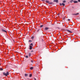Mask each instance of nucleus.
Returning a JSON list of instances; mask_svg holds the SVG:
<instances>
[{"label":"nucleus","mask_w":80,"mask_h":80,"mask_svg":"<svg viewBox=\"0 0 80 80\" xmlns=\"http://www.w3.org/2000/svg\"><path fill=\"white\" fill-rule=\"evenodd\" d=\"M0 70H1V71L3 70V69H2V68H1V69H0Z\"/></svg>","instance_id":"21"},{"label":"nucleus","mask_w":80,"mask_h":80,"mask_svg":"<svg viewBox=\"0 0 80 80\" xmlns=\"http://www.w3.org/2000/svg\"><path fill=\"white\" fill-rule=\"evenodd\" d=\"M30 45H32V46H33V43H32L30 44Z\"/></svg>","instance_id":"22"},{"label":"nucleus","mask_w":80,"mask_h":80,"mask_svg":"<svg viewBox=\"0 0 80 80\" xmlns=\"http://www.w3.org/2000/svg\"><path fill=\"white\" fill-rule=\"evenodd\" d=\"M25 77H27V76H28V74H25Z\"/></svg>","instance_id":"13"},{"label":"nucleus","mask_w":80,"mask_h":80,"mask_svg":"<svg viewBox=\"0 0 80 80\" xmlns=\"http://www.w3.org/2000/svg\"><path fill=\"white\" fill-rule=\"evenodd\" d=\"M31 30H32V29H31Z\"/></svg>","instance_id":"30"},{"label":"nucleus","mask_w":80,"mask_h":80,"mask_svg":"<svg viewBox=\"0 0 80 80\" xmlns=\"http://www.w3.org/2000/svg\"><path fill=\"white\" fill-rule=\"evenodd\" d=\"M3 74L4 75H5V76L7 77V76H8V75H9V73L8 72H7L6 73L3 72Z\"/></svg>","instance_id":"1"},{"label":"nucleus","mask_w":80,"mask_h":80,"mask_svg":"<svg viewBox=\"0 0 80 80\" xmlns=\"http://www.w3.org/2000/svg\"><path fill=\"white\" fill-rule=\"evenodd\" d=\"M33 48L32 47V46H30V50H32V48Z\"/></svg>","instance_id":"11"},{"label":"nucleus","mask_w":80,"mask_h":80,"mask_svg":"<svg viewBox=\"0 0 80 80\" xmlns=\"http://www.w3.org/2000/svg\"><path fill=\"white\" fill-rule=\"evenodd\" d=\"M34 53V52L33 50H32L31 51V53L32 55H33V53Z\"/></svg>","instance_id":"2"},{"label":"nucleus","mask_w":80,"mask_h":80,"mask_svg":"<svg viewBox=\"0 0 80 80\" xmlns=\"http://www.w3.org/2000/svg\"><path fill=\"white\" fill-rule=\"evenodd\" d=\"M54 2H56L57 3V2H58V0H54Z\"/></svg>","instance_id":"5"},{"label":"nucleus","mask_w":80,"mask_h":80,"mask_svg":"<svg viewBox=\"0 0 80 80\" xmlns=\"http://www.w3.org/2000/svg\"><path fill=\"white\" fill-rule=\"evenodd\" d=\"M74 3H78V1H74Z\"/></svg>","instance_id":"6"},{"label":"nucleus","mask_w":80,"mask_h":80,"mask_svg":"<svg viewBox=\"0 0 80 80\" xmlns=\"http://www.w3.org/2000/svg\"><path fill=\"white\" fill-rule=\"evenodd\" d=\"M28 56H29V57H30V53H28Z\"/></svg>","instance_id":"12"},{"label":"nucleus","mask_w":80,"mask_h":80,"mask_svg":"<svg viewBox=\"0 0 80 80\" xmlns=\"http://www.w3.org/2000/svg\"><path fill=\"white\" fill-rule=\"evenodd\" d=\"M33 62H34V60H31V63H33Z\"/></svg>","instance_id":"16"},{"label":"nucleus","mask_w":80,"mask_h":80,"mask_svg":"<svg viewBox=\"0 0 80 80\" xmlns=\"http://www.w3.org/2000/svg\"><path fill=\"white\" fill-rule=\"evenodd\" d=\"M29 50H30V46H29Z\"/></svg>","instance_id":"26"},{"label":"nucleus","mask_w":80,"mask_h":80,"mask_svg":"<svg viewBox=\"0 0 80 80\" xmlns=\"http://www.w3.org/2000/svg\"><path fill=\"white\" fill-rule=\"evenodd\" d=\"M32 74H30V77H32Z\"/></svg>","instance_id":"23"},{"label":"nucleus","mask_w":80,"mask_h":80,"mask_svg":"<svg viewBox=\"0 0 80 80\" xmlns=\"http://www.w3.org/2000/svg\"><path fill=\"white\" fill-rule=\"evenodd\" d=\"M33 67H31L30 68V70H33Z\"/></svg>","instance_id":"8"},{"label":"nucleus","mask_w":80,"mask_h":80,"mask_svg":"<svg viewBox=\"0 0 80 80\" xmlns=\"http://www.w3.org/2000/svg\"><path fill=\"white\" fill-rule=\"evenodd\" d=\"M62 2H63V3H65V2H66V1L65 0L63 1H62Z\"/></svg>","instance_id":"15"},{"label":"nucleus","mask_w":80,"mask_h":80,"mask_svg":"<svg viewBox=\"0 0 80 80\" xmlns=\"http://www.w3.org/2000/svg\"><path fill=\"white\" fill-rule=\"evenodd\" d=\"M29 42H30V40H29Z\"/></svg>","instance_id":"28"},{"label":"nucleus","mask_w":80,"mask_h":80,"mask_svg":"<svg viewBox=\"0 0 80 80\" xmlns=\"http://www.w3.org/2000/svg\"><path fill=\"white\" fill-rule=\"evenodd\" d=\"M26 58H28V56H26Z\"/></svg>","instance_id":"20"},{"label":"nucleus","mask_w":80,"mask_h":80,"mask_svg":"<svg viewBox=\"0 0 80 80\" xmlns=\"http://www.w3.org/2000/svg\"><path fill=\"white\" fill-rule=\"evenodd\" d=\"M48 29H49V28H48L46 27L45 28V30H48Z\"/></svg>","instance_id":"4"},{"label":"nucleus","mask_w":80,"mask_h":80,"mask_svg":"<svg viewBox=\"0 0 80 80\" xmlns=\"http://www.w3.org/2000/svg\"><path fill=\"white\" fill-rule=\"evenodd\" d=\"M2 32H7V31H6L5 30H4L3 29L2 30Z\"/></svg>","instance_id":"7"},{"label":"nucleus","mask_w":80,"mask_h":80,"mask_svg":"<svg viewBox=\"0 0 80 80\" xmlns=\"http://www.w3.org/2000/svg\"><path fill=\"white\" fill-rule=\"evenodd\" d=\"M34 38V37L33 36H32V37L31 38L32 39H33Z\"/></svg>","instance_id":"18"},{"label":"nucleus","mask_w":80,"mask_h":80,"mask_svg":"<svg viewBox=\"0 0 80 80\" xmlns=\"http://www.w3.org/2000/svg\"><path fill=\"white\" fill-rule=\"evenodd\" d=\"M29 77H30V74H29Z\"/></svg>","instance_id":"29"},{"label":"nucleus","mask_w":80,"mask_h":80,"mask_svg":"<svg viewBox=\"0 0 80 80\" xmlns=\"http://www.w3.org/2000/svg\"><path fill=\"white\" fill-rule=\"evenodd\" d=\"M60 5H61V6H62V4L61 3H60Z\"/></svg>","instance_id":"19"},{"label":"nucleus","mask_w":80,"mask_h":80,"mask_svg":"<svg viewBox=\"0 0 80 80\" xmlns=\"http://www.w3.org/2000/svg\"><path fill=\"white\" fill-rule=\"evenodd\" d=\"M43 25H41V26H40V27H41V28L42 27H43Z\"/></svg>","instance_id":"17"},{"label":"nucleus","mask_w":80,"mask_h":80,"mask_svg":"<svg viewBox=\"0 0 80 80\" xmlns=\"http://www.w3.org/2000/svg\"><path fill=\"white\" fill-rule=\"evenodd\" d=\"M62 6H65V4L64 3H62Z\"/></svg>","instance_id":"14"},{"label":"nucleus","mask_w":80,"mask_h":80,"mask_svg":"<svg viewBox=\"0 0 80 80\" xmlns=\"http://www.w3.org/2000/svg\"><path fill=\"white\" fill-rule=\"evenodd\" d=\"M67 31L68 32H69V33H71V31L69 30H67Z\"/></svg>","instance_id":"9"},{"label":"nucleus","mask_w":80,"mask_h":80,"mask_svg":"<svg viewBox=\"0 0 80 80\" xmlns=\"http://www.w3.org/2000/svg\"><path fill=\"white\" fill-rule=\"evenodd\" d=\"M34 79L35 80H36V78H34Z\"/></svg>","instance_id":"27"},{"label":"nucleus","mask_w":80,"mask_h":80,"mask_svg":"<svg viewBox=\"0 0 80 80\" xmlns=\"http://www.w3.org/2000/svg\"><path fill=\"white\" fill-rule=\"evenodd\" d=\"M68 21H70V19H68Z\"/></svg>","instance_id":"24"},{"label":"nucleus","mask_w":80,"mask_h":80,"mask_svg":"<svg viewBox=\"0 0 80 80\" xmlns=\"http://www.w3.org/2000/svg\"><path fill=\"white\" fill-rule=\"evenodd\" d=\"M46 3H49L50 2L48 0H46Z\"/></svg>","instance_id":"3"},{"label":"nucleus","mask_w":80,"mask_h":80,"mask_svg":"<svg viewBox=\"0 0 80 80\" xmlns=\"http://www.w3.org/2000/svg\"><path fill=\"white\" fill-rule=\"evenodd\" d=\"M30 42H32V41L30 40Z\"/></svg>","instance_id":"31"},{"label":"nucleus","mask_w":80,"mask_h":80,"mask_svg":"<svg viewBox=\"0 0 80 80\" xmlns=\"http://www.w3.org/2000/svg\"><path fill=\"white\" fill-rule=\"evenodd\" d=\"M79 14V13H77L74 14V15H78Z\"/></svg>","instance_id":"10"},{"label":"nucleus","mask_w":80,"mask_h":80,"mask_svg":"<svg viewBox=\"0 0 80 80\" xmlns=\"http://www.w3.org/2000/svg\"><path fill=\"white\" fill-rule=\"evenodd\" d=\"M78 1L79 2H80V0H78Z\"/></svg>","instance_id":"25"}]
</instances>
